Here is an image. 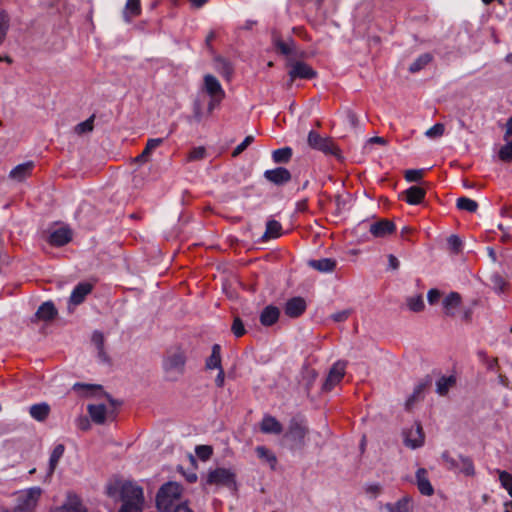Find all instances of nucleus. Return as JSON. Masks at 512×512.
Masks as SVG:
<instances>
[{"instance_id":"obj_1","label":"nucleus","mask_w":512,"mask_h":512,"mask_svg":"<svg viewBox=\"0 0 512 512\" xmlns=\"http://www.w3.org/2000/svg\"><path fill=\"white\" fill-rule=\"evenodd\" d=\"M106 494L115 501H121L119 512H143V489L135 482L115 479L106 486Z\"/></svg>"},{"instance_id":"obj_2","label":"nucleus","mask_w":512,"mask_h":512,"mask_svg":"<svg viewBox=\"0 0 512 512\" xmlns=\"http://www.w3.org/2000/svg\"><path fill=\"white\" fill-rule=\"evenodd\" d=\"M186 359V352L180 346H174L167 350L163 368L171 379H177L184 373Z\"/></svg>"},{"instance_id":"obj_3","label":"nucleus","mask_w":512,"mask_h":512,"mask_svg":"<svg viewBox=\"0 0 512 512\" xmlns=\"http://www.w3.org/2000/svg\"><path fill=\"white\" fill-rule=\"evenodd\" d=\"M182 493L181 486L176 482L164 484L157 493L156 504L161 512H170L179 501Z\"/></svg>"},{"instance_id":"obj_4","label":"nucleus","mask_w":512,"mask_h":512,"mask_svg":"<svg viewBox=\"0 0 512 512\" xmlns=\"http://www.w3.org/2000/svg\"><path fill=\"white\" fill-rule=\"evenodd\" d=\"M206 483L208 485L222 486L235 490L236 474L232 469L223 467L216 468L208 472Z\"/></svg>"},{"instance_id":"obj_5","label":"nucleus","mask_w":512,"mask_h":512,"mask_svg":"<svg viewBox=\"0 0 512 512\" xmlns=\"http://www.w3.org/2000/svg\"><path fill=\"white\" fill-rule=\"evenodd\" d=\"M308 144L311 148L319 150L327 155H338L339 149L334 142L327 137H322L315 131L308 134Z\"/></svg>"},{"instance_id":"obj_6","label":"nucleus","mask_w":512,"mask_h":512,"mask_svg":"<svg viewBox=\"0 0 512 512\" xmlns=\"http://www.w3.org/2000/svg\"><path fill=\"white\" fill-rule=\"evenodd\" d=\"M116 405L113 400L109 399V405L105 404H90L87 407L91 419L97 423L102 424L108 417H113L115 414Z\"/></svg>"},{"instance_id":"obj_7","label":"nucleus","mask_w":512,"mask_h":512,"mask_svg":"<svg viewBox=\"0 0 512 512\" xmlns=\"http://www.w3.org/2000/svg\"><path fill=\"white\" fill-rule=\"evenodd\" d=\"M72 230L68 226H60L49 231L47 242L54 247H61L72 240Z\"/></svg>"},{"instance_id":"obj_8","label":"nucleus","mask_w":512,"mask_h":512,"mask_svg":"<svg viewBox=\"0 0 512 512\" xmlns=\"http://www.w3.org/2000/svg\"><path fill=\"white\" fill-rule=\"evenodd\" d=\"M345 368L346 364L342 361H338L333 364L323 384V390L331 391L337 384H339L345 375Z\"/></svg>"},{"instance_id":"obj_9","label":"nucleus","mask_w":512,"mask_h":512,"mask_svg":"<svg viewBox=\"0 0 512 512\" xmlns=\"http://www.w3.org/2000/svg\"><path fill=\"white\" fill-rule=\"evenodd\" d=\"M424 439L422 427L418 423L404 432V443L412 449L421 447L424 444Z\"/></svg>"},{"instance_id":"obj_10","label":"nucleus","mask_w":512,"mask_h":512,"mask_svg":"<svg viewBox=\"0 0 512 512\" xmlns=\"http://www.w3.org/2000/svg\"><path fill=\"white\" fill-rule=\"evenodd\" d=\"M289 76L291 81L300 79H312L316 76L315 70L305 62L295 61L291 64L289 70Z\"/></svg>"},{"instance_id":"obj_11","label":"nucleus","mask_w":512,"mask_h":512,"mask_svg":"<svg viewBox=\"0 0 512 512\" xmlns=\"http://www.w3.org/2000/svg\"><path fill=\"white\" fill-rule=\"evenodd\" d=\"M395 224L387 219H381L369 225V232L375 238H384L395 231Z\"/></svg>"},{"instance_id":"obj_12","label":"nucleus","mask_w":512,"mask_h":512,"mask_svg":"<svg viewBox=\"0 0 512 512\" xmlns=\"http://www.w3.org/2000/svg\"><path fill=\"white\" fill-rule=\"evenodd\" d=\"M204 87L205 91L210 97H215L216 99H223L225 96V92L216 77L213 75H205L204 77Z\"/></svg>"},{"instance_id":"obj_13","label":"nucleus","mask_w":512,"mask_h":512,"mask_svg":"<svg viewBox=\"0 0 512 512\" xmlns=\"http://www.w3.org/2000/svg\"><path fill=\"white\" fill-rule=\"evenodd\" d=\"M264 177L276 185H282L290 181L291 174L286 168L278 167L275 169L266 170Z\"/></svg>"},{"instance_id":"obj_14","label":"nucleus","mask_w":512,"mask_h":512,"mask_svg":"<svg viewBox=\"0 0 512 512\" xmlns=\"http://www.w3.org/2000/svg\"><path fill=\"white\" fill-rule=\"evenodd\" d=\"M260 430L264 434L279 435L283 431V426L275 417L271 415H264L260 423Z\"/></svg>"},{"instance_id":"obj_15","label":"nucleus","mask_w":512,"mask_h":512,"mask_svg":"<svg viewBox=\"0 0 512 512\" xmlns=\"http://www.w3.org/2000/svg\"><path fill=\"white\" fill-rule=\"evenodd\" d=\"M416 484L422 495L431 496L434 493V488L428 479L427 470L419 468L416 472Z\"/></svg>"},{"instance_id":"obj_16","label":"nucleus","mask_w":512,"mask_h":512,"mask_svg":"<svg viewBox=\"0 0 512 512\" xmlns=\"http://www.w3.org/2000/svg\"><path fill=\"white\" fill-rule=\"evenodd\" d=\"M306 309V302L301 297H294L290 299L285 306V313L287 316L295 318L299 317Z\"/></svg>"},{"instance_id":"obj_17","label":"nucleus","mask_w":512,"mask_h":512,"mask_svg":"<svg viewBox=\"0 0 512 512\" xmlns=\"http://www.w3.org/2000/svg\"><path fill=\"white\" fill-rule=\"evenodd\" d=\"M93 286L87 282L79 283L72 291L70 296V303L73 305L81 304L85 297L92 291Z\"/></svg>"},{"instance_id":"obj_18","label":"nucleus","mask_w":512,"mask_h":512,"mask_svg":"<svg viewBox=\"0 0 512 512\" xmlns=\"http://www.w3.org/2000/svg\"><path fill=\"white\" fill-rule=\"evenodd\" d=\"M404 200L410 205H418L420 204L425 195L426 191L423 187L420 186H411L406 191L403 192Z\"/></svg>"},{"instance_id":"obj_19","label":"nucleus","mask_w":512,"mask_h":512,"mask_svg":"<svg viewBox=\"0 0 512 512\" xmlns=\"http://www.w3.org/2000/svg\"><path fill=\"white\" fill-rule=\"evenodd\" d=\"M59 512H87V509L77 495L69 494Z\"/></svg>"},{"instance_id":"obj_20","label":"nucleus","mask_w":512,"mask_h":512,"mask_svg":"<svg viewBox=\"0 0 512 512\" xmlns=\"http://www.w3.org/2000/svg\"><path fill=\"white\" fill-rule=\"evenodd\" d=\"M306 433H307V429L304 426H302L298 422H293L290 424V427H289V430H288L286 436L289 437L294 442H296L297 445L303 446Z\"/></svg>"},{"instance_id":"obj_21","label":"nucleus","mask_w":512,"mask_h":512,"mask_svg":"<svg viewBox=\"0 0 512 512\" xmlns=\"http://www.w3.org/2000/svg\"><path fill=\"white\" fill-rule=\"evenodd\" d=\"M280 316V310L273 305H269L263 309L260 314V322L263 326H271L275 324Z\"/></svg>"},{"instance_id":"obj_22","label":"nucleus","mask_w":512,"mask_h":512,"mask_svg":"<svg viewBox=\"0 0 512 512\" xmlns=\"http://www.w3.org/2000/svg\"><path fill=\"white\" fill-rule=\"evenodd\" d=\"M33 167L34 163L32 161L19 164L10 171L9 176L14 180L22 181L31 175Z\"/></svg>"},{"instance_id":"obj_23","label":"nucleus","mask_w":512,"mask_h":512,"mask_svg":"<svg viewBox=\"0 0 512 512\" xmlns=\"http://www.w3.org/2000/svg\"><path fill=\"white\" fill-rule=\"evenodd\" d=\"M308 265L322 273L332 272L336 267V261L332 258L313 259L308 261Z\"/></svg>"},{"instance_id":"obj_24","label":"nucleus","mask_w":512,"mask_h":512,"mask_svg":"<svg viewBox=\"0 0 512 512\" xmlns=\"http://www.w3.org/2000/svg\"><path fill=\"white\" fill-rule=\"evenodd\" d=\"M57 315L54 304L50 301L44 302L36 311L35 317L38 320L50 321Z\"/></svg>"},{"instance_id":"obj_25","label":"nucleus","mask_w":512,"mask_h":512,"mask_svg":"<svg viewBox=\"0 0 512 512\" xmlns=\"http://www.w3.org/2000/svg\"><path fill=\"white\" fill-rule=\"evenodd\" d=\"M461 303V296L457 292H451L443 300V307L447 316H454L456 308Z\"/></svg>"},{"instance_id":"obj_26","label":"nucleus","mask_w":512,"mask_h":512,"mask_svg":"<svg viewBox=\"0 0 512 512\" xmlns=\"http://www.w3.org/2000/svg\"><path fill=\"white\" fill-rule=\"evenodd\" d=\"M64 451H65V447L63 444H57L53 448L50 458H49V467H48V473H47L48 477H51L52 474L54 473L59 460L61 459V457L64 454Z\"/></svg>"},{"instance_id":"obj_27","label":"nucleus","mask_w":512,"mask_h":512,"mask_svg":"<svg viewBox=\"0 0 512 512\" xmlns=\"http://www.w3.org/2000/svg\"><path fill=\"white\" fill-rule=\"evenodd\" d=\"M141 13L140 0H127L123 17L126 22H130L132 18L139 16Z\"/></svg>"},{"instance_id":"obj_28","label":"nucleus","mask_w":512,"mask_h":512,"mask_svg":"<svg viewBox=\"0 0 512 512\" xmlns=\"http://www.w3.org/2000/svg\"><path fill=\"white\" fill-rule=\"evenodd\" d=\"M29 413L33 419L44 421L50 413V407L47 403L34 404L30 407Z\"/></svg>"},{"instance_id":"obj_29","label":"nucleus","mask_w":512,"mask_h":512,"mask_svg":"<svg viewBox=\"0 0 512 512\" xmlns=\"http://www.w3.org/2000/svg\"><path fill=\"white\" fill-rule=\"evenodd\" d=\"M456 384V377L453 375L450 376H442L437 382H436V392L440 396H445L448 391L454 387Z\"/></svg>"},{"instance_id":"obj_30","label":"nucleus","mask_w":512,"mask_h":512,"mask_svg":"<svg viewBox=\"0 0 512 512\" xmlns=\"http://www.w3.org/2000/svg\"><path fill=\"white\" fill-rule=\"evenodd\" d=\"M205 366L207 369H220L221 365V347L219 344L212 346L211 355L207 358Z\"/></svg>"},{"instance_id":"obj_31","label":"nucleus","mask_w":512,"mask_h":512,"mask_svg":"<svg viewBox=\"0 0 512 512\" xmlns=\"http://www.w3.org/2000/svg\"><path fill=\"white\" fill-rule=\"evenodd\" d=\"M42 490L40 487H32L23 492V506L29 508L34 506L39 499Z\"/></svg>"},{"instance_id":"obj_32","label":"nucleus","mask_w":512,"mask_h":512,"mask_svg":"<svg viewBox=\"0 0 512 512\" xmlns=\"http://www.w3.org/2000/svg\"><path fill=\"white\" fill-rule=\"evenodd\" d=\"M255 452L259 459L267 463L272 469L275 468L277 458L275 454L265 446H257Z\"/></svg>"},{"instance_id":"obj_33","label":"nucleus","mask_w":512,"mask_h":512,"mask_svg":"<svg viewBox=\"0 0 512 512\" xmlns=\"http://www.w3.org/2000/svg\"><path fill=\"white\" fill-rule=\"evenodd\" d=\"M386 509L389 512H412L411 499L409 497H403L395 504H386Z\"/></svg>"},{"instance_id":"obj_34","label":"nucleus","mask_w":512,"mask_h":512,"mask_svg":"<svg viewBox=\"0 0 512 512\" xmlns=\"http://www.w3.org/2000/svg\"><path fill=\"white\" fill-rule=\"evenodd\" d=\"M282 226L276 220H268L266 223V231L263 235L264 239H275L281 236Z\"/></svg>"},{"instance_id":"obj_35","label":"nucleus","mask_w":512,"mask_h":512,"mask_svg":"<svg viewBox=\"0 0 512 512\" xmlns=\"http://www.w3.org/2000/svg\"><path fill=\"white\" fill-rule=\"evenodd\" d=\"M292 149L290 147H284L274 150L272 153V159L275 163H288L292 157Z\"/></svg>"},{"instance_id":"obj_36","label":"nucleus","mask_w":512,"mask_h":512,"mask_svg":"<svg viewBox=\"0 0 512 512\" xmlns=\"http://www.w3.org/2000/svg\"><path fill=\"white\" fill-rule=\"evenodd\" d=\"M432 60V56L429 53L420 55L409 67L411 73H416L423 69Z\"/></svg>"},{"instance_id":"obj_37","label":"nucleus","mask_w":512,"mask_h":512,"mask_svg":"<svg viewBox=\"0 0 512 512\" xmlns=\"http://www.w3.org/2000/svg\"><path fill=\"white\" fill-rule=\"evenodd\" d=\"M456 206L458 209L473 213L478 208V203L467 197H460L457 199Z\"/></svg>"},{"instance_id":"obj_38","label":"nucleus","mask_w":512,"mask_h":512,"mask_svg":"<svg viewBox=\"0 0 512 512\" xmlns=\"http://www.w3.org/2000/svg\"><path fill=\"white\" fill-rule=\"evenodd\" d=\"M92 342L96 345L97 349H98V357L102 360V361H106L107 360V356H106V353L104 352V336L101 332L99 331H95L92 335Z\"/></svg>"},{"instance_id":"obj_39","label":"nucleus","mask_w":512,"mask_h":512,"mask_svg":"<svg viewBox=\"0 0 512 512\" xmlns=\"http://www.w3.org/2000/svg\"><path fill=\"white\" fill-rule=\"evenodd\" d=\"M460 465L457 470L461 471L467 476H472L474 474V465L470 458L459 455Z\"/></svg>"},{"instance_id":"obj_40","label":"nucleus","mask_w":512,"mask_h":512,"mask_svg":"<svg viewBox=\"0 0 512 512\" xmlns=\"http://www.w3.org/2000/svg\"><path fill=\"white\" fill-rule=\"evenodd\" d=\"M499 482L508 494L512 497V475L506 471L497 470Z\"/></svg>"},{"instance_id":"obj_41","label":"nucleus","mask_w":512,"mask_h":512,"mask_svg":"<svg viewBox=\"0 0 512 512\" xmlns=\"http://www.w3.org/2000/svg\"><path fill=\"white\" fill-rule=\"evenodd\" d=\"M406 303L408 308L413 312H421L425 307L423 297L421 295L407 298Z\"/></svg>"},{"instance_id":"obj_42","label":"nucleus","mask_w":512,"mask_h":512,"mask_svg":"<svg viewBox=\"0 0 512 512\" xmlns=\"http://www.w3.org/2000/svg\"><path fill=\"white\" fill-rule=\"evenodd\" d=\"M424 169H409L405 171L404 178L408 182H418L424 176Z\"/></svg>"},{"instance_id":"obj_43","label":"nucleus","mask_w":512,"mask_h":512,"mask_svg":"<svg viewBox=\"0 0 512 512\" xmlns=\"http://www.w3.org/2000/svg\"><path fill=\"white\" fill-rule=\"evenodd\" d=\"M195 453L202 461H207L213 454V449L209 445H198L195 448Z\"/></svg>"},{"instance_id":"obj_44","label":"nucleus","mask_w":512,"mask_h":512,"mask_svg":"<svg viewBox=\"0 0 512 512\" xmlns=\"http://www.w3.org/2000/svg\"><path fill=\"white\" fill-rule=\"evenodd\" d=\"M424 385L423 384H419L415 387L412 395L407 399L406 401V408L407 409H411L412 406L414 405V403L420 399L422 397V393L424 391Z\"/></svg>"},{"instance_id":"obj_45","label":"nucleus","mask_w":512,"mask_h":512,"mask_svg":"<svg viewBox=\"0 0 512 512\" xmlns=\"http://www.w3.org/2000/svg\"><path fill=\"white\" fill-rule=\"evenodd\" d=\"M478 357L483 362V364H485V366H486V368L488 370L493 371V370H495V368L498 365L497 358H490V357H488L487 354L484 351H479L478 352Z\"/></svg>"},{"instance_id":"obj_46","label":"nucleus","mask_w":512,"mask_h":512,"mask_svg":"<svg viewBox=\"0 0 512 512\" xmlns=\"http://www.w3.org/2000/svg\"><path fill=\"white\" fill-rule=\"evenodd\" d=\"M254 141V137L252 135H248L245 137V139L235 147V149L232 152L233 157L239 156L244 150L247 149L249 145H251Z\"/></svg>"},{"instance_id":"obj_47","label":"nucleus","mask_w":512,"mask_h":512,"mask_svg":"<svg viewBox=\"0 0 512 512\" xmlns=\"http://www.w3.org/2000/svg\"><path fill=\"white\" fill-rule=\"evenodd\" d=\"M442 459L448 469L457 470L460 465L459 457L453 458L450 456V454L448 452H444L442 454Z\"/></svg>"},{"instance_id":"obj_48","label":"nucleus","mask_w":512,"mask_h":512,"mask_svg":"<svg viewBox=\"0 0 512 512\" xmlns=\"http://www.w3.org/2000/svg\"><path fill=\"white\" fill-rule=\"evenodd\" d=\"M445 127L441 123H437L430 127L426 132L425 135L429 138H437L444 134Z\"/></svg>"},{"instance_id":"obj_49","label":"nucleus","mask_w":512,"mask_h":512,"mask_svg":"<svg viewBox=\"0 0 512 512\" xmlns=\"http://www.w3.org/2000/svg\"><path fill=\"white\" fill-rule=\"evenodd\" d=\"M447 244L449 246V249L454 253H459L462 249V241L456 235L449 236V238L447 239Z\"/></svg>"},{"instance_id":"obj_50","label":"nucleus","mask_w":512,"mask_h":512,"mask_svg":"<svg viewBox=\"0 0 512 512\" xmlns=\"http://www.w3.org/2000/svg\"><path fill=\"white\" fill-rule=\"evenodd\" d=\"M490 280L493 285V288L496 291H498V292L504 291L505 286H506V281L504 280V278L501 275L493 274V275H491Z\"/></svg>"},{"instance_id":"obj_51","label":"nucleus","mask_w":512,"mask_h":512,"mask_svg":"<svg viewBox=\"0 0 512 512\" xmlns=\"http://www.w3.org/2000/svg\"><path fill=\"white\" fill-rule=\"evenodd\" d=\"M8 30V16L4 12H0V45L3 43Z\"/></svg>"},{"instance_id":"obj_52","label":"nucleus","mask_w":512,"mask_h":512,"mask_svg":"<svg viewBox=\"0 0 512 512\" xmlns=\"http://www.w3.org/2000/svg\"><path fill=\"white\" fill-rule=\"evenodd\" d=\"M93 129V117L85 120L84 122L79 123L75 127V131L78 134H83L92 131Z\"/></svg>"},{"instance_id":"obj_53","label":"nucleus","mask_w":512,"mask_h":512,"mask_svg":"<svg viewBox=\"0 0 512 512\" xmlns=\"http://www.w3.org/2000/svg\"><path fill=\"white\" fill-rule=\"evenodd\" d=\"M499 158L502 161H511L512 160V142H508L506 145L501 147L499 151Z\"/></svg>"},{"instance_id":"obj_54","label":"nucleus","mask_w":512,"mask_h":512,"mask_svg":"<svg viewBox=\"0 0 512 512\" xmlns=\"http://www.w3.org/2000/svg\"><path fill=\"white\" fill-rule=\"evenodd\" d=\"M231 329L236 337H241L246 332L243 322L238 317L234 319Z\"/></svg>"},{"instance_id":"obj_55","label":"nucleus","mask_w":512,"mask_h":512,"mask_svg":"<svg viewBox=\"0 0 512 512\" xmlns=\"http://www.w3.org/2000/svg\"><path fill=\"white\" fill-rule=\"evenodd\" d=\"M206 155V151H205V148L204 147H195L193 148L190 153H189V156H188V159L190 161H196V160H201L205 157Z\"/></svg>"},{"instance_id":"obj_56","label":"nucleus","mask_w":512,"mask_h":512,"mask_svg":"<svg viewBox=\"0 0 512 512\" xmlns=\"http://www.w3.org/2000/svg\"><path fill=\"white\" fill-rule=\"evenodd\" d=\"M382 487L378 483H371L365 486V492L375 498L381 493Z\"/></svg>"},{"instance_id":"obj_57","label":"nucleus","mask_w":512,"mask_h":512,"mask_svg":"<svg viewBox=\"0 0 512 512\" xmlns=\"http://www.w3.org/2000/svg\"><path fill=\"white\" fill-rule=\"evenodd\" d=\"M275 44H276V47L278 48V50L284 55H289L292 52V47L289 43H285L281 40H277L275 42Z\"/></svg>"},{"instance_id":"obj_58","label":"nucleus","mask_w":512,"mask_h":512,"mask_svg":"<svg viewBox=\"0 0 512 512\" xmlns=\"http://www.w3.org/2000/svg\"><path fill=\"white\" fill-rule=\"evenodd\" d=\"M441 297V293L437 289H430L427 293L428 302L433 305L438 302Z\"/></svg>"},{"instance_id":"obj_59","label":"nucleus","mask_w":512,"mask_h":512,"mask_svg":"<svg viewBox=\"0 0 512 512\" xmlns=\"http://www.w3.org/2000/svg\"><path fill=\"white\" fill-rule=\"evenodd\" d=\"M100 388L99 386H96V385H88V384H82V383H76L74 384L73 386V389L75 391H85V394L88 392V391H91V390H94V389H98Z\"/></svg>"},{"instance_id":"obj_60","label":"nucleus","mask_w":512,"mask_h":512,"mask_svg":"<svg viewBox=\"0 0 512 512\" xmlns=\"http://www.w3.org/2000/svg\"><path fill=\"white\" fill-rule=\"evenodd\" d=\"M349 315H350V311L349 310H343V311L334 313L332 315V319L335 322H343V321H345L349 317Z\"/></svg>"},{"instance_id":"obj_61","label":"nucleus","mask_w":512,"mask_h":512,"mask_svg":"<svg viewBox=\"0 0 512 512\" xmlns=\"http://www.w3.org/2000/svg\"><path fill=\"white\" fill-rule=\"evenodd\" d=\"M163 143L162 138H152L147 141V150H155L157 147H159Z\"/></svg>"},{"instance_id":"obj_62","label":"nucleus","mask_w":512,"mask_h":512,"mask_svg":"<svg viewBox=\"0 0 512 512\" xmlns=\"http://www.w3.org/2000/svg\"><path fill=\"white\" fill-rule=\"evenodd\" d=\"M218 374L215 378V384L217 387H223L225 381V373L223 368L218 369Z\"/></svg>"},{"instance_id":"obj_63","label":"nucleus","mask_w":512,"mask_h":512,"mask_svg":"<svg viewBox=\"0 0 512 512\" xmlns=\"http://www.w3.org/2000/svg\"><path fill=\"white\" fill-rule=\"evenodd\" d=\"M388 262H389V267L393 270H396L398 269L399 267V260L392 254H390L388 256Z\"/></svg>"},{"instance_id":"obj_64","label":"nucleus","mask_w":512,"mask_h":512,"mask_svg":"<svg viewBox=\"0 0 512 512\" xmlns=\"http://www.w3.org/2000/svg\"><path fill=\"white\" fill-rule=\"evenodd\" d=\"M346 117H347V121L351 124V126H353V127L357 126V116L354 112L348 111Z\"/></svg>"}]
</instances>
